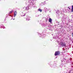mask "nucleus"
I'll return each mask as SVG.
<instances>
[{"label":"nucleus","mask_w":73,"mask_h":73,"mask_svg":"<svg viewBox=\"0 0 73 73\" xmlns=\"http://www.w3.org/2000/svg\"><path fill=\"white\" fill-rule=\"evenodd\" d=\"M60 51H57L55 53V56H58V55H60Z\"/></svg>","instance_id":"1"},{"label":"nucleus","mask_w":73,"mask_h":73,"mask_svg":"<svg viewBox=\"0 0 73 73\" xmlns=\"http://www.w3.org/2000/svg\"><path fill=\"white\" fill-rule=\"evenodd\" d=\"M61 45H62V46H66V44H65L64 43H62V44H61Z\"/></svg>","instance_id":"2"},{"label":"nucleus","mask_w":73,"mask_h":73,"mask_svg":"<svg viewBox=\"0 0 73 73\" xmlns=\"http://www.w3.org/2000/svg\"><path fill=\"white\" fill-rule=\"evenodd\" d=\"M27 21H29V16H28L27 17Z\"/></svg>","instance_id":"3"},{"label":"nucleus","mask_w":73,"mask_h":73,"mask_svg":"<svg viewBox=\"0 0 73 73\" xmlns=\"http://www.w3.org/2000/svg\"><path fill=\"white\" fill-rule=\"evenodd\" d=\"M17 14V12L16 11H15L14 13V17H15L16 16V14Z\"/></svg>","instance_id":"4"},{"label":"nucleus","mask_w":73,"mask_h":73,"mask_svg":"<svg viewBox=\"0 0 73 73\" xmlns=\"http://www.w3.org/2000/svg\"><path fill=\"white\" fill-rule=\"evenodd\" d=\"M52 19H51V18H50L49 19V22H50V23H52Z\"/></svg>","instance_id":"5"},{"label":"nucleus","mask_w":73,"mask_h":73,"mask_svg":"<svg viewBox=\"0 0 73 73\" xmlns=\"http://www.w3.org/2000/svg\"><path fill=\"white\" fill-rule=\"evenodd\" d=\"M38 10L39 11H40V12H42V10L41 9H38Z\"/></svg>","instance_id":"6"},{"label":"nucleus","mask_w":73,"mask_h":73,"mask_svg":"<svg viewBox=\"0 0 73 73\" xmlns=\"http://www.w3.org/2000/svg\"><path fill=\"white\" fill-rule=\"evenodd\" d=\"M13 12V11H10V13H12V12Z\"/></svg>","instance_id":"7"},{"label":"nucleus","mask_w":73,"mask_h":73,"mask_svg":"<svg viewBox=\"0 0 73 73\" xmlns=\"http://www.w3.org/2000/svg\"><path fill=\"white\" fill-rule=\"evenodd\" d=\"M72 11L73 12V9H72Z\"/></svg>","instance_id":"8"},{"label":"nucleus","mask_w":73,"mask_h":73,"mask_svg":"<svg viewBox=\"0 0 73 73\" xmlns=\"http://www.w3.org/2000/svg\"><path fill=\"white\" fill-rule=\"evenodd\" d=\"M72 9H73V5L72 6Z\"/></svg>","instance_id":"9"},{"label":"nucleus","mask_w":73,"mask_h":73,"mask_svg":"<svg viewBox=\"0 0 73 73\" xmlns=\"http://www.w3.org/2000/svg\"><path fill=\"white\" fill-rule=\"evenodd\" d=\"M68 9H70V7H68Z\"/></svg>","instance_id":"10"}]
</instances>
